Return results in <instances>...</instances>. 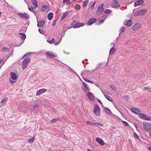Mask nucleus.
Segmentation results:
<instances>
[{"instance_id":"obj_1","label":"nucleus","mask_w":151,"mask_h":151,"mask_svg":"<svg viewBox=\"0 0 151 151\" xmlns=\"http://www.w3.org/2000/svg\"><path fill=\"white\" fill-rule=\"evenodd\" d=\"M147 12V10L145 9H142L136 11L134 14V16H144L145 14Z\"/></svg>"},{"instance_id":"obj_2","label":"nucleus","mask_w":151,"mask_h":151,"mask_svg":"<svg viewBox=\"0 0 151 151\" xmlns=\"http://www.w3.org/2000/svg\"><path fill=\"white\" fill-rule=\"evenodd\" d=\"M71 25L74 28H76L81 27H83L84 24L83 23H81L75 20L73 21L71 23Z\"/></svg>"},{"instance_id":"obj_3","label":"nucleus","mask_w":151,"mask_h":151,"mask_svg":"<svg viewBox=\"0 0 151 151\" xmlns=\"http://www.w3.org/2000/svg\"><path fill=\"white\" fill-rule=\"evenodd\" d=\"M30 60V58L29 57H28L24 60L22 61V67L23 69L26 68L28 66V63Z\"/></svg>"},{"instance_id":"obj_4","label":"nucleus","mask_w":151,"mask_h":151,"mask_svg":"<svg viewBox=\"0 0 151 151\" xmlns=\"http://www.w3.org/2000/svg\"><path fill=\"white\" fill-rule=\"evenodd\" d=\"M100 109L98 104H96L94 107L93 113L96 116H100L101 114Z\"/></svg>"},{"instance_id":"obj_5","label":"nucleus","mask_w":151,"mask_h":151,"mask_svg":"<svg viewBox=\"0 0 151 151\" xmlns=\"http://www.w3.org/2000/svg\"><path fill=\"white\" fill-rule=\"evenodd\" d=\"M104 5V4L102 3L98 7L97 10L96 12L97 15H101L102 13L104 10V9L103 8Z\"/></svg>"},{"instance_id":"obj_6","label":"nucleus","mask_w":151,"mask_h":151,"mask_svg":"<svg viewBox=\"0 0 151 151\" xmlns=\"http://www.w3.org/2000/svg\"><path fill=\"white\" fill-rule=\"evenodd\" d=\"M144 129L146 131H150L151 129V124L150 123L143 122Z\"/></svg>"},{"instance_id":"obj_7","label":"nucleus","mask_w":151,"mask_h":151,"mask_svg":"<svg viewBox=\"0 0 151 151\" xmlns=\"http://www.w3.org/2000/svg\"><path fill=\"white\" fill-rule=\"evenodd\" d=\"M17 15L22 19H27L29 18V15L27 13H24L22 14L21 12H19L17 14Z\"/></svg>"},{"instance_id":"obj_8","label":"nucleus","mask_w":151,"mask_h":151,"mask_svg":"<svg viewBox=\"0 0 151 151\" xmlns=\"http://www.w3.org/2000/svg\"><path fill=\"white\" fill-rule=\"evenodd\" d=\"M111 5L114 8H119L120 7L118 2L117 0H113L111 2Z\"/></svg>"},{"instance_id":"obj_9","label":"nucleus","mask_w":151,"mask_h":151,"mask_svg":"<svg viewBox=\"0 0 151 151\" xmlns=\"http://www.w3.org/2000/svg\"><path fill=\"white\" fill-rule=\"evenodd\" d=\"M132 111L133 112L137 114H139L140 116V114H142L141 111L137 109L132 108L131 109Z\"/></svg>"},{"instance_id":"obj_10","label":"nucleus","mask_w":151,"mask_h":151,"mask_svg":"<svg viewBox=\"0 0 151 151\" xmlns=\"http://www.w3.org/2000/svg\"><path fill=\"white\" fill-rule=\"evenodd\" d=\"M47 91V89L45 88L41 89L37 91V92L36 93V95L37 96L40 95L42 93L45 92Z\"/></svg>"},{"instance_id":"obj_11","label":"nucleus","mask_w":151,"mask_h":151,"mask_svg":"<svg viewBox=\"0 0 151 151\" xmlns=\"http://www.w3.org/2000/svg\"><path fill=\"white\" fill-rule=\"evenodd\" d=\"M139 117L141 119L145 120H147L148 121L150 120V118L147 116L146 115L143 114H140V116H139Z\"/></svg>"},{"instance_id":"obj_12","label":"nucleus","mask_w":151,"mask_h":151,"mask_svg":"<svg viewBox=\"0 0 151 151\" xmlns=\"http://www.w3.org/2000/svg\"><path fill=\"white\" fill-rule=\"evenodd\" d=\"M96 140L97 142L101 145L103 146L105 144V143L103 140L99 137L96 138Z\"/></svg>"},{"instance_id":"obj_13","label":"nucleus","mask_w":151,"mask_h":151,"mask_svg":"<svg viewBox=\"0 0 151 151\" xmlns=\"http://www.w3.org/2000/svg\"><path fill=\"white\" fill-rule=\"evenodd\" d=\"M83 86H85V87L83 88V87H82V88L83 90L85 91L86 92H87L89 91L90 89V88L88 87L87 84L85 83V82H83Z\"/></svg>"},{"instance_id":"obj_14","label":"nucleus","mask_w":151,"mask_h":151,"mask_svg":"<svg viewBox=\"0 0 151 151\" xmlns=\"http://www.w3.org/2000/svg\"><path fill=\"white\" fill-rule=\"evenodd\" d=\"M97 19L95 18H92L90 19L88 22V24L89 25H91L92 24L95 22L97 21Z\"/></svg>"},{"instance_id":"obj_15","label":"nucleus","mask_w":151,"mask_h":151,"mask_svg":"<svg viewBox=\"0 0 151 151\" xmlns=\"http://www.w3.org/2000/svg\"><path fill=\"white\" fill-rule=\"evenodd\" d=\"M46 55L48 58H51L52 57H56V56L54 54H52L49 51H47L46 53Z\"/></svg>"},{"instance_id":"obj_16","label":"nucleus","mask_w":151,"mask_h":151,"mask_svg":"<svg viewBox=\"0 0 151 151\" xmlns=\"http://www.w3.org/2000/svg\"><path fill=\"white\" fill-rule=\"evenodd\" d=\"M87 96L92 101H94V98L93 95L90 92L87 93Z\"/></svg>"},{"instance_id":"obj_17","label":"nucleus","mask_w":151,"mask_h":151,"mask_svg":"<svg viewBox=\"0 0 151 151\" xmlns=\"http://www.w3.org/2000/svg\"><path fill=\"white\" fill-rule=\"evenodd\" d=\"M124 23L127 26H131L132 24V23L131 22V20H125L124 21Z\"/></svg>"},{"instance_id":"obj_18","label":"nucleus","mask_w":151,"mask_h":151,"mask_svg":"<svg viewBox=\"0 0 151 151\" xmlns=\"http://www.w3.org/2000/svg\"><path fill=\"white\" fill-rule=\"evenodd\" d=\"M144 3V1L143 0H139L136 1L134 4V7L138 6L139 5L143 4Z\"/></svg>"},{"instance_id":"obj_19","label":"nucleus","mask_w":151,"mask_h":151,"mask_svg":"<svg viewBox=\"0 0 151 151\" xmlns=\"http://www.w3.org/2000/svg\"><path fill=\"white\" fill-rule=\"evenodd\" d=\"M140 28V24H136L133 26V29L134 31H137L139 30Z\"/></svg>"},{"instance_id":"obj_20","label":"nucleus","mask_w":151,"mask_h":151,"mask_svg":"<svg viewBox=\"0 0 151 151\" xmlns=\"http://www.w3.org/2000/svg\"><path fill=\"white\" fill-rule=\"evenodd\" d=\"M45 23V21L43 20L42 21H39L38 22L37 21V26L38 27H41Z\"/></svg>"},{"instance_id":"obj_21","label":"nucleus","mask_w":151,"mask_h":151,"mask_svg":"<svg viewBox=\"0 0 151 151\" xmlns=\"http://www.w3.org/2000/svg\"><path fill=\"white\" fill-rule=\"evenodd\" d=\"M31 3L34 6V8H36L38 6L37 0H31Z\"/></svg>"},{"instance_id":"obj_22","label":"nucleus","mask_w":151,"mask_h":151,"mask_svg":"<svg viewBox=\"0 0 151 151\" xmlns=\"http://www.w3.org/2000/svg\"><path fill=\"white\" fill-rule=\"evenodd\" d=\"M10 74L11 77L12 79L15 80L17 79V75L14 73L13 72H11Z\"/></svg>"},{"instance_id":"obj_23","label":"nucleus","mask_w":151,"mask_h":151,"mask_svg":"<svg viewBox=\"0 0 151 151\" xmlns=\"http://www.w3.org/2000/svg\"><path fill=\"white\" fill-rule=\"evenodd\" d=\"M104 111L109 115H111L112 114L111 110L107 107H104Z\"/></svg>"},{"instance_id":"obj_24","label":"nucleus","mask_w":151,"mask_h":151,"mask_svg":"<svg viewBox=\"0 0 151 151\" xmlns=\"http://www.w3.org/2000/svg\"><path fill=\"white\" fill-rule=\"evenodd\" d=\"M53 13L52 12L49 13L47 15V18L49 20H51L53 17Z\"/></svg>"},{"instance_id":"obj_25","label":"nucleus","mask_w":151,"mask_h":151,"mask_svg":"<svg viewBox=\"0 0 151 151\" xmlns=\"http://www.w3.org/2000/svg\"><path fill=\"white\" fill-rule=\"evenodd\" d=\"M28 8L29 10L31 12H32L35 15H36V13L35 11L34 10V8H33V7L32 6H31L30 7H29V6H28Z\"/></svg>"},{"instance_id":"obj_26","label":"nucleus","mask_w":151,"mask_h":151,"mask_svg":"<svg viewBox=\"0 0 151 151\" xmlns=\"http://www.w3.org/2000/svg\"><path fill=\"white\" fill-rule=\"evenodd\" d=\"M89 73V70H86L84 71L83 73L81 74V75L82 76V77H83V76H87L88 74Z\"/></svg>"},{"instance_id":"obj_27","label":"nucleus","mask_w":151,"mask_h":151,"mask_svg":"<svg viewBox=\"0 0 151 151\" xmlns=\"http://www.w3.org/2000/svg\"><path fill=\"white\" fill-rule=\"evenodd\" d=\"M116 50V49L115 47H113L111 48L110 50L109 54L112 55L114 53L115 50Z\"/></svg>"},{"instance_id":"obj_28","label":"nucleus","mask_w":151,"mask_h":151,"mask_svg":"<svg viewBox=\"0 0 151 151\" xmlns=\"http://www.w3.org/2000/svg\"><path fill=\"white\" fill-rule=\"evenodd\" d=\"M8 100L7 98H4L1 100V103L3 105H4L5 103Z\"/></svg>"},{"instance_id":"obj_29","label":"nucleus","mask_w":151,"mask_h":151,"mask_svg":"<svg viewBox=\"0 0 151 151\" xmlns=\"http://www.w3.org/2000/svg\"><path fill=\"white\" fill-rule=\"evenodd\" d=\"M19 35H21V36L20 37V38L23 40H24L26 37V36L25 34L24 33H19Z\"/></svg>"},{"instance_id":"obj_30","label":"nucleus","mask_w":151,"mask_h":151,"mask_svg":"<svg viewBox=\"0 0 151 151\" xmlns=\"http://www.w3.org/2000/svg\"><path fill=\"white\" fill-rule=\"evenodd\" d=\"M69 12H67L63 15L61 18V21H62L69 14Z\"/></svg>"},{"instance_id":"obj_31","label":"nucleus","mask_w":151,"mask_h":151,"mask_svg":"<svg viewBox=\"0 0 151 151\" xmlns=\"http://www.w3.org/2000/svg\"><path fill=\"white\" fill-rule=\"evenodd\" d=\"M105 97L106 99L108 100L109 101L112 102L113 99H112L109 96L107 95H105Z\"/></svg>"},{"instance_id":"obj_32","label":"nucleus","mask_w":151,"mask_h":151,"mask_svg":"<svg viewBox=\"0 0 151 151\" xmlns=\"http://www.w3.org/2000/svg\"><path fill=\"white\" fill-rule=\"evenodd\" d=\"M48 7V6L47 5H44L41 8V10L43 12Z\"/></svg>"},{"instance_id":"obj_33","label":"nucleus","mask_w":151,"mask_h":151,"mask_svg":"<svg viewBox=\"0 0 151 151\" xmlns=\"http://www.w3.org/2000/svg\"><path fill=\"white\" fill-rule=\"evenodd\" d=\"M96 126H98L99 127L100 126H103L104 125L102 124L99 123H93Z\"/></svg>"},{"instance_id":"obj_34","label":"nucleus","mask_w":151,"mask_h":151,"mask_svg":"<svg viewBox=\"0 0 151 151\" xmlns=\"http://www.w3.org/2000/svg\"><path fill=\"white\" fill-rule=\"evenodd\" d=\"M34 137H32L31 138L28 139V142L29 143H31L32 142L34 141Z\"/></svg>"},{"instance_id":"obj_35","label":"nucleus","mask_w":151,"mask_h":151,"mask_svg":"<svg viewBox=\"0 0 151 151\" xmlns=\"http://www.w3.org/2000/svg\"><path fill=\"white\" fill-rule=\"evenodd\" d=\"M70 0H63V2L64 3H65L67 5H68L70 3Z\"/></svg>"},{"instance_id":"obj_36","label":"nucleus","mask_w":151,"mask_h":151,"mask_svg":"<svg viewBox=\"0 0 151 151\" xmlns=\"http://www.w3.org/2000/svg\"><path fill=\"white\" fill-rule=\"evenodd\" d=\"M89 0H86V1L84 2L83 6V7L86 6L88 4V2Z\"/></svg>"},{"instance_id":"obj_37","label":"nucleus","mask_w":151,"mask_h":151,"mask_svg":"<svg viewBox=\"0 0 151 151\" xmlns=\"http://www.w3.org/2000/svg\"><path fill=\"white\" fill-rule=\"evenodd\" d=\"M9 50V49L8 48L4 47L1 50V51L3 52H7Z\"/></svg>"},{"instance_id":"obj_38","label":"nucleus","mask_w":151,"mask_h":151,"mask_svg":"<svg viewBox=\"0 0 151 151\" xmlns=\"http://www.w3.org/2000/svg\"><path fill=\"white\" fill-rule=\"evenodd\" d=\"M82 78H83V79H84L86 81L88 82V83H93V82H92L90 80H89L88 78H83V77H82Z\"/></svg>"},{"instance_id":"obj_39","label":"nucleus","mask_w":151,"mask_h":151,"mask_svg":"<svg viewBox=\"0 0 151 151\" xmlns=\"http://www.w3.org/2000/svg\"><path fill=\"white\" fill-rule=\"evenodd\" d=\"M111 12H112V10L109 9H107L105 10L104 11V12L105 14L111 13Z\"/></svg>"},{"instance_id":"obj_40","label":"nucleus","mask_w":151,"mask_h":151,"mask_svg":"<svg viewBox=\"0 0 151 151\" xmlns=\"http://www.w3.org/2000/svg\"><path fill=\"white\" fill-rule=\"evenodd\" d=\"M75 9L78 10L80 9L81 6L80 5L77 4L75 5Z\"/></svg>"},{"instance_id":"obj_41","label":"nucleus","mask_w":151,"mask_h":151,"mask_svg":"<svg viewBox=\"0 0 151 151\" xmlns=\"http://www.w3.org/2000/svg\"><path fill=\"white\" fill-rule=\"evenodd\" d=\"M110 87L114 90H115L116 87L113 84H111L110 85Z\"/></svg>"},{"instance_id":"obj_42","label":"nucleus","mask_w":151,"mask_h":151,"mask_svg":"<svg viewBox=\"0 0 151 151\" xmlns=\"http://www.w3.org/2000/svg\"><path fill=\"white\" fill-rule=\"evenodd\" d=\"M54 41H55V40L54 38H53L52 39V40H50V41H47V42H48L50 44H52L53 43H54Z\"/></svg>"},{"instance_id":"obj_43","label":"nucleus","mask_w":151,"mask_h":151,"mask_svg":"<svg viewBox=\"0 0 151 151\" xmlns=\"http://www.w3.org/2000/svg\"><path fill=\"white\" fill-rule=\"evenodd\" d=\"M38 31H39V32L42 34L44 35V34L45 32L44 31H43L41 29H40V28L39 29Z\"/></svg>"},{"instance_id":"obj_44","label":"nucleus","mask_w":151,"mask_h":151,"mask_svg":"<svg viewBox=\"0 0 151 151\" xmlns=\"http://www.w3.org/2000/svg\"><path fill=\"white\" fill-rule=\"evenodd\" d=\"M96 1H95L91 5V8L92 9H93L94 8V5L96 3Z\"/></svg>"},{"instance_id":"obj_45","label":"nucleus","mask_w":151,"mask_h":151,"mask_svg":"<svg viewBox=\"0 0 151 151\" xmlns=\"http://www.w3.org/2000/svg\"><path fill=\"white\" fill-rule=\"evenodd\" d=\"M125 31V28L124 27H122L120 29V31L121 32H122Z\"/></svg>"},{"instance_id":"obj_46","label":"nucleus","mask_w":151,"mask_h":151,"mask_svg":"<svg viewBox=\"0 0 151 151\" xmlns=\"http://www.w3.org/2000/svg\"><path fill=\"white\" fill-rule=\"evenodd\" d=\"M104 20H100L98 21L99 24H101L104 21Z\"/></svg>"},{"instance_id":"obj_47","label":"nucleus","mask_w":151,"mask_h":151,"mask_svg":"<svg viewBox=\"0 0 151 151\" xmlns=\"http://www.w3.org/2000/svg\"><path fill=\"white\" fill-rule=\"evenodd\" d=\"M122 122L125 126H127L128 125V123L125 121H122Z\"/></svg>"},{"instance_id":"obj_48","label":"nucleus","mask_w":151,"mask_h":151,"mask_svg":"<svg viewBox=\"0 0 151 151\" xmlns=\"http://www.w3.org/2000/svg\"><path fill=\"white\" fill-rule=\"evenodd\" d=\"M61 40V39L60 40V41H58L57 42H56L55 43L54 42V45H58L60 43Z\"/></svg>"},{"instance_id":"obj_49","label":"nucleus","mask_w":151,"mask_h":151,"mask_svg":"<svg viewBox=\"0 0 151 151\" xmlns=\"http://www.w3.org/2000/svg\"><path fill=\"white\" fill-rule=\"evenodd\" d=\"M57 121V119L55 118H54L52 119L51 121V122H56Z\"/></svg>"},{"instance_id":"obj_50","label":"nucleus","mask_w":151,"mask_h":151,"mask_svg":"<svg viewBox=\"0 0 151 151\" xmlns=\"http://www.w3.org/2000/svg\"><path fill=\"white\" fill-rule=\"evenodd\" d=\"M56 21H57V20H54L52 23V25L53 26H54L55 24H56Z\"/></svg>"},{"instance_id":"obj_51","label":"nucleus","mask_w":151,"mask_h":151,"mask_svg":"<svg viewBox=\"0 0 151 151\" xmlns=\"http://www.w3.org/2000/svg\"><path fill=\"white\" fill-rule=\"evenodd\" d=\"M134 136L135 137H136L137 138H139V136L136 133H134Z\"/></svg>"},{"instance_id":"obj_52","label":"nucleus","mask_w":151,"mask_h":151,"mask_svg":"<svg viewBox=\"0 0 151 151\" xmlns=\"http://www.w3.org/2000/svg\"><path fill=\"white\" fill-rule=\"evenodd\" d=\"M39 107V104H36L34 106V108H38Z\"/></svg>"},{"instance_id":"obj_53","label":"nucleus","mask_w":151,"mask_h":151,"mask_svg":"<svg viewBox=\"0 0 151 151\" xmlns=\"http://www.w3.org/2000/svg\"><path fill=\"white\" fill-rule=\"evenodd\" d=\"M10 82L12 84H13L15 82V81H14L11 80V79H10Z\"/></svg>"},{"instance_id":"obj_54","label":"nucleus","mask_w":151,"mask_h":151,"mask_svg":"<svg viewBox=\"0 0 151 151\" xmlns=\"http://www.w3.org/2000/svg\"><path fill=\"white\" fill-rule=\"evenodd\" d=\"M101 65V63H99L98 64V65H97V67H98L99 66ZM98 67H96V68L95 69V70H96L97 68Z\"/></svg>"},{"instance_id":"obj_55","label":"nucleus","mask_w":151,"mask_h":151,"mask_svg":"<svg viewBox=\"0 0 151 151\" xmlns=\"http://www.w3.org/2000/svg\"><path fill=\"white\" fill-rule=\"evenodd\" d=\"M97 100H98V101L99 103L100 104L102 105V103L100 100H99V99H98Z\"/></svg>"},{"instance_id":"obj_56","label":"nucleus","mask_w":151,"mask_h":151,"mask_svg":"<svg viewBox=\"0 0 151 151\" xmlns=\"http://www.w3.org/2000/svg\"><path fill=\"white\" fill-rule=\"evenodd\" d=\"M74 73L75 75H76V76H78V77L79 78V79H80V77H79V76L78 75V74H77V73H76V72H74Z\"/></svg>"},{"instance_id":"obj_57","label":"nucleus","mask_w":151,"mask_h":151,"mask_svg":"<svg viewBox=\"0 0 151 151\" xmlns=\"http://www.w3.org/2000/svg\"><path fill=\"white\" fill-rule=\"evenodd\" d=\"M87 123L88 124H91V125H92V123L90 122V121H87Z\"/></svg>"},{"instance_id":"obj_58","label":"nucleus","mask_w":151,"mask_h":151,"mask_svg":"<svg viewBox=\"0 0 151 151\" xmlns=\"http://www.w3.org/2000/svg\"><path fill=\"white\" fill-rule=\"evenodd\" d=\"M149 88L148 87H145L144 88V89L145 90H148V89H149Z\"/></svg>"},{"instance_id":"obj_59","label":"nucleus","mask_w":151,"mask_h":151,"mask_svg":"<svg viewBox=\"0 0 151 151\" xmlns=\"http://www.w3.org/2000/svg\"><path fill=\"white\" fill-rule=\"evenodd\" d=\"M30 54V53H27V54H25V55H24V56H23V57L22 58H23L24 57H25V56H26V55H27V54H28L29 55V54Z\"/></svg>"},{"instance_id":"obj_60","label":"nucleus","mask_w":151,"mask_h":151,"mask_svg":"<svg viewBox=\"0 0 151 151\" xmlns=\"http://www.w3.org/2000/svg\"><path fill=\"white\" fill-rule=\"evenodd\" d=\"M30 54V53H27V54H25V55H24V56H23V57L22 58H23L24 57H25V56H26V55H27V54H28L29 55V54Z\"/></svg>"},{"instance_id":"obj_61","label":"nucleus","mask_w":151,"mask_h":151,"mask_svg":"<svg viewBox=\"0 0 151 151\" xmlns=\"http://www.w3.org/2000/svg\"><path fill=\"white\" fill-rule=\"evenodd\" d=\"M101 91L102 92V93H103V94L104 95V96H105V95H106L105 94V93H106V92H103V91L101 89Z\"/></svg>"},{"instance_id":"obj_62","label":"nucleus","mask_w":151,"mask_h":151,"mask_svg":"<svg viewBox=\"0 0 151 151\" xmlns=\"http://www.w3.org/2000/svg\"><path fill=\"white\" fill-rule=\"evenodd\" d=\"M148 149L150 150L151 151V147H149L148 148Z\"/></svg>"},{"instance_id":"obj_63","label":"nucleus","mask_w":151,"mask_h":151,"mask_svg":"<svg viewBox=\"0 0 151 151\" xmlns=\"http://www.w3.org/2000/svg\"><path fill=\"white\" fill-rule=\"evenodd\" d=\"M71 72H73L74 73V72H76L75 71L72 69L70 70Z\"/></svg>"},{"instance_id":"obj_64","label":"nucleus","mask_w":151,"mask_h":151,"mask_svg":"<svg viewBox=\"0 0 151 151\" xmlns=\"http://www.w3.org/2000/svg\"><path fill=\"white\" fill-rule=\"evenodd\" d=\"M134 126L137 129V125L136 124H134Z\"/></svg>"}]
</instances>
